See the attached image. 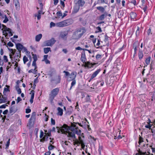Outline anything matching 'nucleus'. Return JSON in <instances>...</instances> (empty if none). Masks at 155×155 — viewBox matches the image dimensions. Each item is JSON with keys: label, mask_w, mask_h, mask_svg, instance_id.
<instances>
[{"label": "nucleus", "mask_w": 155, "mask_h": 155, "mask_svg": "<svg viewBox=\"0 0 155 155\" xmlns=\"http://www.w3.org/2000/svg\"><path fill=\"white\" fill-rule=\"evenodd\" d=\"M78 130V127H76L75 128H74L73 127H70V130H71L72 132L74 133V134H76L79 135H80L81 134V131L80 130Z\"/></svg>", "instance_id": "5"}, {"label": "nucleus", "mask_w": 155, "mask_h": 155, "mask_svg": "<svg viewBox=\"0 0 155 155\" xmlns=\"http://www.w3.org/2000/svg\"><path fill=\"white\" fill-rule=\"evenodd\" d=\"M143 142V139L142 137L140 136L139 138L138 143L139 144H140V143H141Z\"/></svg>", "instance_id": "44"}, {"label": "nucleus", "mask_w": 155, "mask_h": 155, "mask_svg": "<svg viewBox=\"0 0 155 155\" xmlns=\"http://www.w3.org/2000/svg\"><path fill=\"white\" fill-rule=\"evenodd\" d=\"M16 48L18 49L19 52V53H20L21 51L23 49V46L20 43H17L16 44Z\"/></svg>", "instance_id": "10"}, {"label": "nucleus", "mask_w": 155, "mask_h": 155, "mask_svg": "<svg viewBox=\"0 0 155 155\" xmlns=\"http://www.w3.org/2000/svg\"><path fill=\"white\" fill-rule=\"evenodd\" d=\"M30 94H31V98L30 100V102L31 104H32L33 102V99L34 97L35 91L32 90L31 91Z\"/></svg>", "instance_id": "15"}, {"label": "nucleus", "mask_w": 155, "mask_h": 155, "mask_svg": "<svg viewBox=\"0 0 155 155\" xmlns=\"http://www.w3.org/2000/svg\"><path fill=\"white\" fill-rule=\"evenodd\" d=\"M150 57L149 56L145 60V62L148 65L150 64Z\"/></svg>", "instance_id": "33"}, {"label": "nucleus", "mask_w": 155, "mask_h": 155, "mask_svg": "<svg viewBox=\"0 0 155 155\" xmlns=\"http://www.w3.org/2000/svg\"><path fill=\"white\" fill-rule=\"evenodd\" d=\"M51 129H49L48 130V133H45V134L48 137H51Z\"/></svg>", "instance_id": "31"}, {"label": "nucleus", "mask_w": 155, "mask_h": 155, "mask_svg": "<svg viewBox=\"0 0 155 155\" xmlns=\"http://www.w3.org/2000/svg\"><path fill=\"white\" fill-rule=\"evenodd\" d=\"M130 2L133 4L134 5H136V0H131Z\"/></svg>", "instance_id": "55"}, {"label": "nucleus", "mask_w": 155, "mask_h": 155, "mask_svg": "<svg viewBox=\"0 0 155 155\" xmlns=\"http://www.w3.org/2000/svg\"><path fill=\"white\" fill-rule=\"evenodd\" d=\"M86 59L85 53L84 52L81 53V57L80 59L81 61L83 63H84L86 62Z\"/></svg>", "instance_id": "12"}, {"label": "nucleus", "mask_w": 155, "mask_h": 155, "mask_svg": "<svg viewBox=\"0 0 155 155\" xmlns=\"http://www.w3.org/2000/svg\"><path fill=\"white\" fill-rule=\"evenodd\" d=\"M57 14L58 16L59 17L61 16L62 15V13L61 11H58L57 12Z\"/></svg>", "instance_id": "48"}, {"label": "nucleus", "mask_w": 155, "mask_h": 155, "mask_svg": "<svg viewBox=\"0 0 155 155\" xmlns=\"http://www.w3.org/2000/svg\"><path fill=\"white\" fill-rule=\"evenodd\" d=\"M97 9L102 13H103L105 11V9L103 7L100 6L96 8Z\"/></svg>", "instance_id": "27"}, {"label": "nucleus", "mask_w": 155, "mask_h": 155, "mask_svg": "<svg viewBox=\"0 0 155 155\" xmlns=\"http://www.w3.org/2000/svg\"><path fill=\"white\" fill-rule=\"evenodd\" d=\"M64 21L66 26L71 25L73 23V21L71 18L65 20Z\"/></svg>", "instance_id": "19"}, {"label": "nucleus", "mask_w": 155, "mask_h": 155, "mask_svg": "<svg viewBox=\"0 0 155 155\" xmlns=\"http://www.w3.org/2000/svg\"><path fill=\"white\" fill-rule=\"evenodd\" d=\"M90 99L89 95H87L85 98V101L87 102H90Z\"/></svg>", "instance_id": "40"}, {"label": "nucleus", "mask_w": 155, "mask_h": 155, "mask_svg": "<svg viewBox=\"0 0 155 155\" xmlns=\"http://www.w3.org/2000/svg\"><path fill=\"white\" fill-rule=\"evenodd\" d=\"M68 34V32L67 31L62 32L61 33L60 37L63 39L66 40L67 39V37L66 36Z\"/></svg>", "instance_id": "11"}, {"label": "nucleus", "mask_w": 155, "mask_h": 155, "mask_svg": "<svg viewBox=\"0 0 155 155\" xmlns=\"http://www.w3.org/2000/svg\"><path fill=\"white\" fill-rule=\"evenodd\" d=\"M36 114L35 112L32 113L31 117L30 119V123H34L35 122L36 119Z\"/></svg>", "instance_id": "9"}, {"label": "nucleus", "mask_w": 155, "mask_h": 155, "mask_svg": "<svg viewBox=\"0 0 155 155\" xmlns=\"http://www.w3.org/2000/svg\"><path fill=\"white\" fill-rule=\"evenodd\" d=\"M74 2L79 7L83 6L85 3V1L83 0H74Z\"/></svg>", "instance_id": "6"}, {"label": "nucleus", "mask_w": 155, "mask_h": 155, "mask_svg": "<svg viewBox=\"0 0 155 155\" xmlns=\"http://www.w3.org/2000/svg\"><path fill=\"white\" fill-rule=\"evenodd\" d=\"M51 123L52 125H54L55 124V120L52 118H51Z\"/></svg>", "instance_id": "46"}, {"label": "nucleus", "mask_w": 155, "mask_h": 155, "mask_svg": "<svg viewBox=\"0 0 155 155\" xmlns=\"http://www.w3.org/2000/svg\"><path fill=\"white\" fill-rule=\"evenodd\" d=\"M139 28H140L138 27H137V30L136 31V35L137 36L139 34V33H140Z\"/></svg>", "instance_id": "49"}, {"label": "nucleus", "mask_w": 155, "mask_h": 155, "mask_svg": "<svg viewBox=\"0 0 155 155\" xmlns=\"http://www.w3.org/2000/svg\"><path fill=\"white\" fill-rule=\"evenodd\" d=\"M41 15L39 14L38 13L37 14H35V17H37V19L38 20H39L41 18Z\"/></svg>", "instance_id": "36"}, {"label": "nucleus", "mask_w": 155, "mask_h": 155, "mask_svg": "<svg viewBox=\"0 0 155 155\" xmlns=\"http://www.w3.org/2000/svg\"><path fill=\"white\" fill-rule=\"evenodd\" d=\"M101 55L98 54L96 56V60H99L101 58Z\"/></svg>", "instance_id": "42"}, {"label": "nucleus", "mask_w": 155, "mask_h": 155, "mask_svg": "<svg viewBox=\"0 0 155 155\" xmlns=\"http://www.w3.org/2000/svg\"><path fill=\"white\" fill-rule=\"evenodd\" d=\"M7 101V98L2 96V98H0V103H4L6 102Z\"/></svg>", "instance_id": "22"}, {"label": "nucleus", "mask_w": 155, "mask_h": 155, "mask_svg": "<svg viewBox=\"0 0 155 155\" xmlns=\"http://www.w3.org/2000/svg\"><path fill=\"white\" fill-rule=\"evenodd\" d=\"M18 108L15 106H11L9 108V113L13 114L15 113L17 110Z\"/></svg>", "instance_id": "7"}, {"label": "nucleus", "mask_w": 155, "mask_h": 155, "mask_svg": "<svg viewBox=\"0 0 155 155\" xmlns=\"http://www.w3.org/2000/svg\"><path fill=\"white\" fill-rule=\"evenodd\" d=\"M71 75L72 76V79H75L76 77V75H75L74 72H72L71 74Z\"/></svg>", "instance_id": "58"}, {"label": "nucleus", "mask_w": 155, "mask_h": 155, "mask_svg": "<svg viewBox=\"0 0 155 155\" xmlns=\"http://www.w3.org/2000/svg\"><path fill=\"white\" fill-rule=\"evenodd\" d=\"M152 125L149 124L148 125H147L145 126V127L146 128H149L150 129H151V127H152Z\"/></svg>", "instance_id": "52"}, {"label": "nucleus", "mask_w": 155, "mask_h": 155, "mask_svg": "<svg viewBox=\"0 0 155 155\" xmlns=\"http://www.w3.org/2000/svg\"><path fill=\"white\" fill-rule=\"evenodd\" d=\"M4 32H5V34H6L5 37L7 36L8 35L9 37L12 36L13 35L10 29L8 28Z\"/></svg>", "instance_id": "17"}, {"label": "nucleus", "mask_w": 155, "mask_h": 155, "mask_svg": "<svg viewBox=\"0 0 155 155\" xmlns=\"http://www.w3.org/2000/svg\"><path fill=\"white\" fill-rule=\"evenodd\" d=\"M38 77H37L35 79L34 81V84L33 85H35V86H36V84L38 83Z\"/></svg>", "instance_id": "37"}, {"label": "nucleus", "mask_w": 155, "mask_h": 155, "mask_svg": "<svg viewBox=\"0 0 155 155\" xmlns=\"http://www.w3.org/2000/svg\"><path fill=\"white\" fill-rule=\"evenodd\" d=\"M130 17L131 19L134 20L137 16V14L134 12H131L130 14Z\"/></svg>", "instance_id": "23"}, {"label": "nucleus", "mask_w": 155, "mask_h": 155, "mask_svg": "<svg viewBox=\"0 0 155 155\" xmlns=\"http://www.w3.org/2000/svg\"><path fill=\"white\" fill-rule=\"evenodd\" d=\"M42 36V34H39L35 36V41H36L38 42L39 41L40 39H41Z\"/></svg>", "instance_id": "21"}, {"label": "nucleus", "mask_w": 155, "mask_h": 155, "mask_svg": "<svg viewBox=\"0 0 155 155\" xmlns=\"http://www.w3.org/2000/svg\"><path fill=\"white\" fill-rule=\"evenodd\" d=\"M86 32L84 28H80L75 31L73 35V38L77 39L80 38Z\"/></svg>", "instance_id": "1"}, {"label": "nucleus", "mask_w": 155, "mask_h": 155, "mask_svg": "<svg viewBox=\"0 0 155 155\" xmlns=\"http://www.w3.org/2000/svg\"><path fill=\"white\" fill-rule=\"evenodd\" d=\"M40 4V7L41 9L43 10V5L42 4V2H38Z\"/></svg>", "instance_id": "62"}, {"label": "nucleus", "mask_w": 155, "mask_h": 155, "mask_svg": "<svg viewBox=\"0 0 155 155\" xmlns=\"http://www.w3.org/2000/svg\"><path fill=\"white\" fill-rule=\"evenodd\" d=\"M7 45L11 47H13L14 45L13 44L11 41H9V42H8L7 44Z\"/></svg>", "instance_id": "53"}, {"label": "nucleus", "mask_w": 155, "mask_h": 155, "mask_svg": "<svg viewBox=\"0 0 155 155\" xmlns=\"http://www.w3.org/2000/svg\"><path fill=\"white\" fill-rule=\"evenodd\" d=\"M48 55H45L44 56V59L42 60V61H44L48 59L47 58L48 57Z\"/></svg>", "instance_id": "59"}, {"label": "nucleus", "mask_w": 155, "mask_h": 155, "mask_svg": "<svg viewBox=\"0 0 155 155\" xmlns=\"http://www.w3.org/2000/svg\"><path fill=\"white\" fill-rule=\"evenodd\" d=\"M68 133L69 137H71L74 139H76L75 134L72 132H71L69 131L68 132Z\"/></svg>", "instance_id": "20"}, {"label": "nucleus", "mask_w": 155, "mask_h": 155, "mask_svg": "<svg viewBox=\"0 0 155 155\" xmlns=\"http://www.w3.org/2000/svg\"><path fill=\"white\" fill-rule=\"evenodd\" d=\"M143 55L142 51L139 49L138 53V57L139 59H141L143 57Z\"/></svg>", "instance_id": "26"}, {"label": "nucleus", "mask_w": 155, "mask_h": 155, "mask_svg": "<svg viewBox=\"0 0 155 155\" xmlns=\"http://www.w3.org/2000/svg\"><path fill=\"white\" fill-rule=\"evenodd\" d=\"M3 58H4V62L5 63L8 62V59L7 58V56L5 55H4V56Z\"/></svg>", "instance_id": "50"}, {"label": "nucleus", "mask_w": 155, "mask_h": 155, "mask_svg": "<svg viewBox=\"0 0 155 155\" xmlns=\"http://www.w3.org/2000/svg\"><path fill=\"white\" fill-rule=\"evenodd\" d=\"M33 56V58L34 59V61H33L32 63V66H34L35 68L37 69V66L36 64V61H37L38 58L36 54H32Z\"/></svg>", "instance_id": "8"}, {"label": "nucleus", "mask_w": 155, "mask_h": 155, "mask_svg": "<svg viewBox=\"0 0 155 155\" xmlns=\"http://www.w3.org/2000/svg\"><path fill=\"white\" fill-rule=\"evenodd\" d=\"M103 147L102 146H99L98 151L99 152L100 154H101V152L102 151Z\"/></svg>", "instance_id": "41"}, {"label": "nucleus", "mask_w": 155, "mask_h": 155, "mask_svg": "<svg viewBox=\"0 0 155 155\" xmlns=\"http://www.w3.org/2000/svg\"><path fill=\"white\" fill-rule=\"evenodd\" d=\"M44 51L45 54H47L49 51H51L50 47L45 48H44Z\"/></svg>", "instance_id": "29"}, {"label": "nucleus", "mask_w": 155, "mask_h": 155, "mask_svg": "<svg viewBox=\"0 0 155 155\" xmlns=\"http://www.w3.org/2000/svg\"><path fill=\"white\" fill-rule=\"evenodd\" d=\"M31 110L30 108L26 109L25 110V112L26 113L28 114L31 112Z\"/></svg>", "instance_id": "56"}, {"label": "nucleus", "mask_w": 155, "mask_h": 155, "mask_svg": "<svg viewBox=\"0 0 155 155\" xmlns=\"http://www.w3.org/2000/svg\"><path fill=\"white\" fill-rule=\"evenodd\" d=\"M101 71V69H99L95 71L91 76V79H93Z\"/></svg>", "instance_id": "14"}, {"label": "nucleus", "mask_w": 155, "mask_h": 155, "mask_svg": "<svg viewBox=\"0 0 155 155\" xmlns=\"http://www.w3.org/2000/svg\"><path fill=\"white\" fill-rule=\"evenodd\" d=\"M2 26L3 28L2 30L3 31V32L4 33V31H5L8 28H7L5 25L3 24L2 25Z\"/></svg>", "instance_id": "39"}, {"label": "nucleus", "mask_w": 155, "mask_h": 155, "mask_svg": "<svg viewBox=\"0 0 155 155\" xmlns=\"http://www.w3.org/2000/svg\"><path fill=\"white\" fill-rule=\"evenodd\" d=\"M59 91V88H56L53 89L49 94L48 100L51 104H54L53 100L54 97L58 94Z\"/></svg>", "instance_id": "2"}, {"label": "nucleus", "mask_w": 155, "mask_h": 155, "mask_svg": "<svg viewBox=\"0 0 155 155\" xmlns=\"http://www.w3.org/2000/svg\"><path fill=\"white\" fill-rule=\"evenodd\" d=\"M28 72L29 73H32L34 74H36L38 72V70L37 69H36V68H35V69H31L29 70L28 71Z\"/></svg>", "instance_id": "28"}, {"label": "nucleus", "mask_w": 155, "mask_h": 155, "mask_svg": "<svg viewBox=\"0 0 155 155\" xmlns=\"http://www.w3.org/2000/svg\"><path fill=\"white\" fill-rule=\"evenodd\" d=\"M10 51L11 52V53L12 54H10V58H12V56L14 55L15 54V52L16 51V50L14 49V51L12 49H11L10 50Z\"/></svg>", "instance_id": "32"}, {"label": "nucleus", "mask_w": 155, "mask_h": 155, "mask_svg": "<svg viewBox=\"0 0 155 155\" xmlns=\"http://www.w3.org/2000/svg\"><path fill=\"white\" fill-rule=\"evenodd\" d=\"M60 3H61V4L62 5L63 7L64 8V7L65 6V4H64V2L62 0H61Z\"/></svg>", "instance_id": "63"}, {"label": "nucleus", "mask_w": 155, "mask_h": 155, "mask_svg": "<svg viewBox=\"0 0 155 155\" xmlns=\"http://www.w3.org/2000/svg\"><path fill=\"white\" fill-rule=\"evenodd\" d=\"M48 140V136L47 135H45L40 140L41 142H43L45 141H47Z\"/></svg>", "instance_id": "25"}, {"label": "nucleus", "mask_w": 155, "mask_h": 155, "mask_svg": "<svg viewBox=\"0 0 155 155\" xmlns=\"http://www.w3.org/2000/svg\"><path fill=\"white\" fill-rule=\"evenodd\" d=\"M96 28L98 30V31H96V32H101L102 31V30H101V29L100 27L98 26Z\"/></svg>", "instance_id": "51"}, {"label": "nucleus", "mask_w": 155, "mask_h": 155, "mask_svg": "<svg viewBox=\"0 0 155 155\" xmlns=\"http://www.w3.org/2000/svg\"><path fill=\"white\" fill-rule=\"evenodd\" d=\"M72 81L71 83V86L73 87L75 84L76 82L75 79H72Z\"/></svg>", "instance_id": "38"}, {"label": "nucleus", "mask_w": 155, "mask_h": 155, "mask_svg": "<svg viewBox=\"0 0 155 155\" xmlns=\"http://www.w3.org/2000/svg\"><path fill=\"white\" fill-rule=\"evenodd\" d=\"M96 63H94L92 64L91 63H90L89 61H87L86 63V65L85 66V68H91V67H93V66L95 65Z\"/></svg>", "instance_id": "18"}, {"label": "nucleus", "mask_w": 155, "mask_h": 155, "mask_svg": "<svg viewBox=\"0 0 155 155\" xmlns=\"http://www.w3.org/2000/svg\"><path fill=\"white\" fill-rule=\"evenodd\" d=\"M55 147L52 145L51 143H50L48 147V149L49 150H51L53 149Z\"/></svg>", "instance_id": "34"}, {"label": "nucleus", "mask_w": 155, "mask_h": 155, "mask_svg": "<svg viewBox=\"0 0 155 155\" xmlns=\"http://www.w3.org/2000/svg\"><path fill=\"white\" fill-rule=\"evenodd\" d=\"M58 112L57 113L58 115L61 116L63 114V110L60 107H58L57 109Z\"/></svg>", "instance_id": "24"}, {"label": "nucleus", "mask_w": 155, "mask_h": 155, "mask_svg": "<svg viewBox=\"0 0 155 155\" xmlns=\"http://www.w3.org/2000/svg\"><path fill=\"white\" fill-rule=\"evenodd\" d=\"M8 112V110H6L3 112V114L4 115L7 114Z\"/></svg>", "instance_id": "64"}, {"label": "nucleus", "mask_w": 155, "mask_h": 155, "mask_svg": "<svg viewBox=\"0 0 155 155\" xmlns=\"http://www.w3.org/2000/svg\"><path fill=\"white\" fill-rule=\"evenodd\" d=\"M56 42V40L54 38H52L51 39L46 41L44 42V46H52Z\"/></svg>", "instance_id": "3"}, {"label": "nucleus", "mask_w": 155, "mask_h": 155, "mask_svg": "<svg viewBox=\"0 0 155 155\" xmlns=\"http://www.w3.org/2000/svg\"><path fill=\"white\" fill-rule=\"evenodd\" d=\"M105 18V15L104 14H102L99 17V19L100 20H103Z\"/></svg>", "instance_id": "43"}, {"label": "nucleus", "mask_w": 155, "mask_h": 155, "mask_svg": "<svg viewBox=\"0 0 155 155\" xmlns=\"http://www.w3.org/2000/svg\"><path fill=\"white\" fill-rule=\"evenodd\" d=\"M139 44L137 42L135 43L134 45H133V47L134 48V55L136 54L137 48L139 47Z\"/></svg>", "instance_id": "16"}, {"label": "nucleus", "mask_w": 155, "mask_h": 155, "mask_svg": "<svg viewBox=\"0 0 155 155\" xmlns=\"http://www.w3.org/2000/svg\"><path fill=\"white\" fill-rule=\"evenodd\" d=\"M109 37H108L107 34H105V39L104 41L105 42L107 41L108 40Z\"/></svg>", "instance_id": "45"}, {"label": "nucleus", "mask_w": 155, "mask_h": 155, "mask_svg": "<svg viewBox=\"0 0 155 155\" xmlns=\"http://www.w3.org/2000/svg\"><path fill=\"white\" fill-rule=\"evenodd\" d=\"M23 61L24 64H25L28 61V58L25 55L23 57Z\"/></svg>", "instance_id": "35"}, {"label": "nucleus", "mask_w": 155, "mask_h": 155, "mask_svg": "<svg viewBox=\"0 0 155 155\" xmlns=\"http://www.w3.org/2000/svg\"><path fill=\"white\" fill-rule=\"evenodd\" d=\"M43 135H44V132L42 130H41L40 131V138H42V137L43 136Z\"/></svg>", "instance_id": "57"}, {"label": "nucleus", "mask_w": 155, "mask_h": 155, "mask_svg": "<svg viewBox=\"0 0 155 155\" xmlns=\"http://www.w3.org/2000/svg\"><path fill=\"white\" fill-rule=\"evenodd\" d=\"M70 127L68 126L66 124H64L61 127V131L62 133H65V132H67L70 130Z\"/></svg>", "instance_id": "4"}, {"label": "nucleus", "mask_w": 155, "mask_h": 155, "mask_svg": "<svg viewBox=\"0 0 155 155\" xmlns=\"http://www.w3.org/2000/svg\"><path fill=\"white\" fill-rule=\"evenodd\" d=\"M19 57V53H16L14 56V59L16 60H17V58H18Z\"/></svg>", "instance_id": "47"}, {"label": "nucleus", "mask_w": 155, "mask_h": 155, "mask_svg": "<svg viewBox=\"0 0 155 155\" xmlns=\"http://www.w3.org/2000/svg\"><path fill=\"white\" fill-rule=\"evenodd\" d=\"M15 6L17 10H19L20 8V5L18 1L15 2Z\"/></svg>", "instance_id": "30"}, {"label": "nucleus", "mask_w": 155, "mask_h": 155, "mask_svg": "<svg viewBox=\"0 0 155 155\" xmlns=\"http://www.w3.org/2000/svg\"><path fill=\"white\" fill-rule=\"evenodd\" d=\"M6 106H8L6 104H3L0 106V108H5Z\"/></svg>", "instance_id": "60"}, {"label": "nucleus", "mask_w": 155, "mask_h": 155, "mask_svg": "<svg viewBox=\"0 0 155 155\" xmlns=\"http://www.w3.org/2000/svg\"><path fill=\"white\" fill-rule=\"evenodd\" d=\"M56 25L58 27H63L66 26V25L65 24V22L64 20L62 21L61 22H58L56 23Z\"/></svg>", "instance_id": "13"}, {"label": "nucleus", "mask_w": 155, "mask_h": 155, "mask_svg": "<svg viewBox=\"0 0 155 155\" xmlns=\"http://www.w3.org/2000/svg\"><path fill=\"white\" fill-rule=\"evenodd\" d=\"M55 25V24L53 22H51L50 24V27L51 28L54 27Z\"/></svg>", "instance_id": "54"}, {"label": "nucleus", "mask_w": 155, "mask_h": 155, "mask_svg": "<svg viewBox=\"0 0 155 155\" xmlns=\"http://www.w3.org/2000/svg\"><path fill=\"white\" fill-rule=\"evenodd\" d=\"M78 141H79V142H80V143H82V142H84L83 141L81 137L80 136L78 137Z\"/></svg>", "instance_id": "61"}]
</instances>
